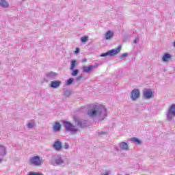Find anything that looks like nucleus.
Wrapping results in <instances>:
<instances>
[{
    "instance_id": "1",
    "label": "nucleus",
    "mask_w": 175,
    "mask_h": 175,
    "mask_svg": "<svg viewBox=\"0 0 175 175\" xmlns=\"http://www.w3.org/2000/svg\"><path fill=\"white\" fill-rule=\"evenodd\" d=\"M89 117H98V121H103L107 117V109L104 105H97L88 111Z\"/></svg>"
},
{
    "instance_id": "2",
    "label": "nucleus",
    "mask_w": 175,
    "mask_h": 175,
    "mask_svg": "<svg viewBox=\"0 0 175 175\" xmlns=\"http://www.w3.org/2000/svg\"><path fill=\"white\" fill-rule=\"evenodd\" d=\"M51 163L53 166H61V165L65 163V161H64L61 155L55 154L52 156Z\"/></svg>"
},
{
    "instance_id": "3",
    "label": "nucleus",
    "mask_w": 175,
    "mask_h": 175,
    "mask_svg": "<svg viewBox=\"0 0 175 175\" xmlns=\"http://www.w3.org/2000/svg\"><path fill=\"white\" fill-rule=\"evenodd\" d=\"M64 126L67 132H70L71 133H77L79 129L76 128V126L72 125L70 122L63 121Z\"/></svg>"
},
{
    "instance_id": "4",
    "label": "nucleus",
    "mask_w": 175,
    "mask_h": 175,
    "mask_svg": "<svg viewBox=\"0 0 175 175\" xmlns=\"http://www.w3.org/2000/svg\"><path fill=\"white\" fill-rule=\"evenodd\" d=\"M29 163L33 166H40L43 164V159L39 156H34L29 159Z\"/></svg>"
},
{
    "instance_id": "5",
    "label": "nucleus",
    "mask_w": 175,
    "mask_h": 175,
    "mask_svg": "<svg viewBox=\"0 0 175 175\" xmlns=\"http://www.w3.org/2000/svg\"><path fill=\"white\" fill-rule=\"evenodd\" d=\"M120 51H121V46H119L116 49H111L106 53H101L100 57H108V55H109V57H113V55L118 54Z\"/></svg>"
},
{
    "instance_id": "6",
    "label": "nucleus",
    "mask_w": 175,
    "mask_h": 175,
    "mask_svg": "<svg viewBox=\"0 0 175 175\" xmlns=\"http://www.w3.org/2000/svg\"><path fill=\"white\" fill-rule=\"evenodd\" d=\"M74 121L79 128H85L90 125V122L88 120L83 119H79L74 116Z\"/></svg>"
},
{
    "instance_id": "7",
    "label": "nucleus",
    "mask_w": 175,
    "mask_h": 175,
    "mask_svg": "<svg viewBox=\"0 0 175 175\" xmlns=\"http://www.w3.org/2000/svg\"><path fill=\"white\" fill-rule=\"evenodd\" d=\"M175 117V104L171 105L167 113V121H172Z\"/></svg>"
},
{
    "instance_id": "8",
    "label": "nucleus",
    "mask_w": 175,
    "mask_h": 175,
    "mask_svg": "<svg viewBox=\"0 0 175 175\" xmlns=\"http://www.w3.org/2000/svg\"><path fill=\"white\" fill-rule=\"evenodd\" d=\"M98 66H99V64H96L95 65H90L88 66H83L82 72L83 73H91V72H92L94 69H96Z\"/></svg>"
},
{
    "instance_id": "9",
    "label": "nucleus",
    "mask_w": 175,
    "mask_h": 175,
    "mask_svg": "<svg viewBox=\"0 0 175 175\" xmlns=\"http://www.w3.org/2000/svg\"><path fill=\"white\" fill-rule=\"evenodd\" d=\"M140 98V90L139 89H134L131 92V99L133 101L137 100Z\"/></svg>"
},
{
    "instance_id": "10",
    "label": "nucleus",
    "mask_w": 175,
    "mask_h": 175,
    "mask_svg": "<svg viewBox=\"0 0 175 175\" xmlns=\"http://www.w3.org/2000/svg\"><path fill=\"white\" fill-rule=\"evenodd\" d=\"M57 76H58V74L53 71H51L46 74V77L44 78V81H49V80H54V79H57Z\"/></svg>"
},
{
    "instance_id": "11",
    "label": "nucleus",
    "mask_w": 175,
    "mask_h": 175,
    "mask_svg": "<svg viewBox=\"0 0 175 175\" xmlns=\"http://www.w3.org/2000/svg\"><path fill=\"white\" fill-rule=\"evenodd\" d=\"M142 96L144 99H151L152 98V91L147 88L144 89Z\"/></svg>"
},
{
    "instance_id": "12",
    "label": "nucleus",
    "mask_w": 175,
    "mask_h": 175,
    "mask_svg": "<svg viewBox=\"0 0 175 175\" xmlns=\"http://www.w3.org/2000/svg\"><path fill=\"white\" fill-rule=\"evenodd\" d=\"M119 148L123 150V151H128L129 150V146L126 142H122L119 144Z\"/></svg>"
},
{
    "instance_id": "13",
    "label": "nucleus",
    "mask_w": 175,
    "mask_h": 175,
    "mask_svg": "<svg viewBox=\"0 0 175 175\" xmlns=\"http://www.w3.org/2000/svg\"><path fill=\"white\" fill-rule=\"evenodd\" d=\"M53 148L56 150V151H59L61 148H62V144L59 141H55L53 146Z\"/></svg>"
},
{
    "instance_id": "14",
    "label": "nucleus",
    "mask_w": 175,
    "mask_h": 175,
    "mask_svg": "<svg viewBox=\"0 0 175 175\" xmlns=\"http://www.w3.org/2000/svg\"><path fill=\"white\" fill-rule=\"evenodd\" d=\"M62 82L61 81H51V85L50 87L51 88H58V87H59V85H61Z\"/></svg>"
},
{
    "instance_id": "15",
    "label": "nucleus",
    "mask_w": 175,
    "mask_h": 175,
    "mask_svg": "<svg viewBox=\"0 0 175 175\" xmlns=\"http://www.w3.org/2000/svg\"><path fill=\"white\" fill-rule=\"evenodd\" d=\"M171 59H172V55L167 53H165L162 57L163 62H169V61H170Z\"/></svg>"
},
{
    "instance_id": "16",
    "label": "nucleus",
    "mask_w": 175,
    "mask_h": 175,
    "mask_svg": "<svg viewBox=\"0 0 175 175\" xmlns=\"http://www.w3.org/2000/svg\"><path fill=\"white\" fill-rule=\"evenodd\" d=\"M53 129V132H59L61 131V124L58 122H55Z\"/></svg>"
},
{
    "instance_id": "17",
    "label": "nucleus",
    "mask_w": 175,
    "mask_h": 175,
    "mask_svg": "<svg viewBox=\"0 0 175 175\" xmlns=\"http://www.w3.org/2000/svg\"><path fill=\"white\" fill-rule=\"evenodd\" d=\"M114 36V32L109 30L105 33V39L106 40H109V39H111Z\"/></svg>"
},
{
    "instance_id": "18",
    "label": "nucleus",
    "mask_w": 175,
    "mask_h": 175,
    "mask_svg": "<svg viewBox=\"0 0 175 175\" xmlns=\"http://www.w3.org/2000/svg\"><path fill=\"white\" fill-rule=\"evenodd\" d=\"M0 155L5 157L6 155V147L0 144Z\"/></svg>"
},
{
    "instance_id": "19",
    "label": "nucleus",
    "mask_w": 175,
    "mask_h": 175,
    "mask_svg": "<svg viewBox=\"0 0 175 175\" xmlns=\"http://www.w3.org/2000/svg\"><path fill=\"white\" fill-rule=\"evenodd\" d=\"M76 65H77V62L75 59L72 60L70 62V70H73V69H75V68H76Z\"/></svg>"
},
{
    "instance_id": "20",
    "label": "nucleus",
    "mask_w": 175,
    "mask_h": 175,
    "mask_svg": "<svg viewBox=\"0 0 175 175\" xmlns=\"http://www.w3.org/2000/svg\"><path fill=\"white\" fill-rule=\"evenodd\" d=\"M0 6L2 8H8L9 6V3H8L5 0H0Z\"/></svg>"
},
{
    "instance_id": "21",
    "label": "nucleus",
    "mask_w": 175,
    "mask_h": 175,
    "mask_svg": "<svg viewBox=\"0 0 175 175\" xmlns=\"http://www.w3.org/2000/svg\"><path fill=\"white\" fill-rule=\"evenodd\" d=\"M130 142H133V143H136L137 144H142V141L136 137H132L130 139Z\"/></svg>"
},
{
    "instance_id": "22",
    "label": "nucleus",
    "mask_w": 175,
    "mask_h": 175,
    "mask_svg": "<svg viewBox=\"0 0 175 175\" xmlns=\"http://www.w3.org/2000/svg\"><path fill=\"white\" fill-rule=\"evenodd\" d=\"M73 81H75V79L70 78L66 81V85H70L73 83Z\"/></svg>"
},
{
    "instance_id": "23",
    "label": "nucleus",
    "mask_w": 175,
    "mask_h": 175,
    "mask_svg": "<svg viewBox=\"0 0 175 175\" xmlns=\"http://www.w3.org/2000/svg\"><path fill=\"white\" fill-rule=\"evenodd\" d=\"M72 94V91L70 90H65L64 92V96H66V98H68V96H70Z\"/></svg>"
},
{
    "instance_id": "24",
    "label": "nucleus",
    "mask_w": 175,
    "mask_h": 175,
    "mask_svg": "<svg viewBox=\"0 0 175 175\" xmlns=\"http://www.w3.org/2000/svg\"><path fill=\"white\" fill-rule=\"evenodd\" d=\"M72 70V76H77V75H79V69H73V70Z\"/></svg>"
},
{
    "instance_id": "25",
    "label": "nucleus",
    "mask_w": 175,
    "mask_h": 175,
    "mask_svg": "<svg viewBox=\"0 0 175 175\" xmlns=\"http://www.w3.org/2000/svg\"><path fill=\"white\" fill-rule=\"evenodd\" d=\"M27 175H44L40 172H29Z\"/></svg>"
},
{
    "instance_id": "26",
    "label": "nucleus",
    "mask_w": 175,
    "mask_h": 175,
    "mask_svg": "<svg viewBox=\"0 0 175 175\" xmlns=\"http://www.w3.org/2000/svg\"><path fill=\"white\" fill-rule=\"evenodd\" d=\"M88 41V36H83V37L81 38V42H82V43H85Z\"/></svg>"
},
{
    "instance_id": "27",
    "label": "nucleus",
    "mask_w": 175,
    "mask_h": 175,
    "mask_svg": "<svg viewBox=\"0 0 175 175\" xmlns=\"http://www.w3.org/2000/svg\"><path fill=\"white\" fill-rule=\"evenodd\" d=\"M33 126H35V124L33 122H29L27 124V128H29V129H32Z\"/></svg>"
},
{
    "instance_id": "28",
    "label": "nucleus",
    "mask_w": 175,
    "mask_h": 175,
    "mask_svg": "<svg viewBox=\"0 0 175 175\" xmlns=\"http://www.w3.org/2000/svg\"><path fill=\"white\" fill-rule=\"evenodd\" d=\"M126 57H128V53H123L121 55V56L120 57V59H124V58H126Z\"/></svg>"
},
{
    "instance_id": "29",
    "label": "nucleus",
    "mask_w": 175,
    "mask_h": 175,
    "mask_svg": "<svg viewBox=\"0 0 175 175\" xmlns=\"http://www.w3.org/2000/svg\"><path fill=\"white\" fill-rule=\"evenodd\" d=\"M64 148H65V150L69 149V144L65 143L64 145Z\"/></svg>"
},
{
    "instance_id": "30",
    "label": "nucleus",
    "mask_w": 175,
    "mask_h": 175,
    "mask_svg": "<svg viewBox=\"0 0 175 175\" xmlns=\"http://www.w3.org/2000/svg\"><path fill=\"white\" fill-rule=\"evenodd\" d=\"M83 79V75H80L78 77L76 78V81H80Z\"/></svg>"
},
{
    "instance_id": "31",
    "label": "nucleus",
    "mask_w": 175,
    "mask_h": 175,
    "mask_svg": "<svg viewBox=\"0 0 175 175\" xmlns=\"http://www.w3.org/2000/svg\"><path fill=\"white\" fill-rule=\"evenodd\" d=\"M80 53V49L76 48V50L75 51V54H79Z\"/></svg>"
},
{
    "instance_id": "32",
    "label": "nucleus",
    "mask_w": 175,
    "mask_h": 175,
    "mask_svg": "<svg viewBox=\"0 0 175 175\" xmlns=\"http://www.w3.org/2000/svg\"><path fill=\"white\" fill-rule=\"evenodd\" d=\"M98 135H99L100 136H101L102 135H106V132H105V131H101V132L98 133Z\"/></svg>"
},
{
    "instance_id": "33",
    "label": "nucleus",
    "mask_w": 175,
    "mask_h": 175,
    "mask_svg": "<svg viewBox=\"0 0 175 175\" xmlns=\"http://www.w3.org/2000/svg\"><path fill=\"white\" fill-rule=\"evenodd\" d=\"M137 41H139V38H135L133 41V43H135V44H136V43H137Z\"/></svg>"
},
{
    "instance_id": "34",
    "label": "nucleus",
    "mask_w": 175,
    "mask_h": 175,
    "mask_svg": "<svg viewBox=\"0 0 175 175\" xmlns=\"http://www.w3.org/2000/svg\"><path fill=\"white\" fill-rule=\"evenodd\" d=\"M115 150L116 151H120V148H118V147H115Z\"/></svg>"
},
{
    "instance_id": "35",
    "label": "nucleus",
    "mask_w": 175,
    "mask_h": 175,
    "mask_svg": "<svg viewBox=\"0 0 175 175\" xmlns=\"http://www.w3.org/2000/svg\"><path fill=\"white\" fill-rule=\"evenodd\" d=\"M82 62H87V59H83L82 60Z\"/></svg>"
},
{
    "instance_id": "36",
    "label": "nucleus",
    "mask_w": 175,
    "mask_h": 175,
    "mask_svg": "<svg viewBox=\"0 0 175 175\" xmlns=\"http://www.w3.org/2000/svg\"><path fill=\"white\" fill-rule=\"evenodd\" d=\"M3 161V159H0V163H2Z\"/></svg>"
},
{
    "instance_id": "37",
    "label": "nucleus",
    "mask_w": 175,
    "mask_h": 175,
    "mask_svg": "<svg viewBox=\"0 0 175 175\" xmlns=\"http://www.w3.org/2000/svg\"><path fill=\"white\" fill-rule=\"evenodd\" d=\"M172 46H173L174 47H175V41L173 42Z\"/></svg>"
},
{
    "instance_id": "38",
    "label": "nucleus",
    "mask_w": 175,
    "mask_h": 175,
    "mask_svg": "<svg viewBox=\"0 0 175 175\" xmlns=\"http://www.w3.org/2000/svg\"><path fill=\"white\" fill-rule=\"evenodd\" d=\"M23 1V2H24V1H25V0H22Z\"/></svg>"
}]
</instances>
